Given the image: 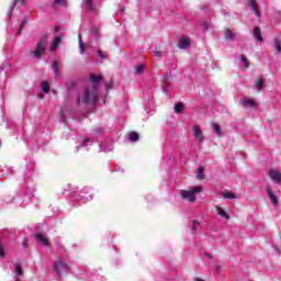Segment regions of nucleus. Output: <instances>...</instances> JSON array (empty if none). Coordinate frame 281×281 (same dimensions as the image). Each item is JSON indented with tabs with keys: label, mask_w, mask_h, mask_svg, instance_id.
I'll return each mask as SVG.
<instances>
[{
	"label": "nucleus",
	"mask_w": 281,
	"mask_h": 281,
	"mask_svg": "<svg viewBox=\"0 0 281 281\" xmlns=\"http://www.w3.org/2000/svg\"><path fill=\"white\" fill-rule=\"evenodd\" d=\"M34 177H36L34 162H27L25 169L20 173L22 184L18 189L15 196L11 200V203H16L20 207H25L32 202L35 190L29 186L32 183Z\"/></svg>",
	"instance_id": "nucleus-1"
},
{
	"label": "nucleus",
	"mask_w": 281,
	"mask_h": 281,
	"mask_svg": "<svg viewBox=\"0 0 281 281\" xmlns=\"http://www.w3.org/2000/svg\"><path fill=\"white\" fill-rule=\"evenodd\" d=\"M90 80L92 86L86 87L81 92L77 93L78 104H80V102L81 104H95V102H98V98H100L98 87H100V82H102V76L91 74Z\"/></svg>",
	"instance_id": "nucleus-2"
},
{
	"label": "nucleus",
	"mask_w": 281,
	"mask_h": 281,
	"mask_svg": "<svg viewBox=\"0 0 281 281\" xmlns=\"http://www.w3.org/2000/svg\"><path fill=\"white\" fill-rule=\"evenodd\" d=\"M91 188L85 187L80 191L68 187V189L64 190L61 194L66 198L71 199V203H78V205H83L85 203H89V201L93 200V196L90 194Z\"/></svg>",
	"instance_id": "nucleus-3"
},
{
	"label": "nucleus",
	"mask_w": 281,
	"mask_h": 281,
	"mask_svg": "<svg viewBox=\"0 0 281 281\" xmlns=\"http://www.w3.org/2000/svg\"><path fill=\"white\" fill-rule=\"evenodd\" d=\"M22 5V8H25V0H14L13 3L10 5L8 11V16L10 21L14 19V16H21L22 12L19 10L16 5Z\"/></svg>",
	"instance_id": "nucleus-4"
},
{
	"label": "nucleus",
	"mask_w": 281,
	"mask_h": 281,
	"mask_svg": "<svg viewBox=\"0 0 281 281\" xmlns=\"http://www.w3.org/2000/svg\"><path fill=\"white\" fill-rule=\"evenodd\" d=\"M202 190L203 189L201 187H194L190 191L182 190L181 196L182 199H184V201H190V203H194V201H196V194H199V192H201Z\"/></svg>",
	"instance_id": "nucleus-5"
},
{
	"label": "nucleus",
	"mask_w": 281,
	"mask_h": 281,
	"mask_svg": "<svg viewBox=\"0 0 281 281\" xmlns=\"http://www.w3.org/2000/svg\"><path fill=\"white\" fill-rule=\"evenodd\" d=\"M46 49H47V35H43L40 38L38 43L36 44L35 50L33 52L35 58L40 59Z\"/></svg>",
	"instance_id": "nucleus-6"
},
{
	"label": "nucleus",
	"mask_w": 281,
	"mask_h": 281,
	"mask_svg": "<svg viewBox=\"0 0 281 281\" xmlns=\"http://www.w3.org/2000/svg\"><path fill=\"white\" fill-rule=\"evenodd\" d=\"M53 269L59 277L63 276V273H69V271H71L69 265L60 259L53 263Z\"/></svg>",
	"instance_id": "nucleus-7"
},
{
	"label": "nucleus",
	"mask_w": 281,
	"mask_h": 281,
	"mask_svg": "<svg viewBox=\"0 0 281 281\" xmlns=\"http://www.w3.org/2000/svg\"><path fill=\"white\" fill-rule=\"evenodd\" d=\"M193 137L199 142V144H203L205 142V136H203V131L199 125H194L192 127Z\"/></svg>",
	"instance_id": "nucleus-8"
},
{
	"label": "nucleus",
	"mask_w": 281,
	"mask_h": 281,
	"mask_svg": "<svg viewBox=\"0 0 281 281\" xmlns=\"http://www.w3.org/2000/svg\"><path fill=\"white\" fill-rule=\"evenodd\" d=\"M93 144V139L90 137L85 138L81 144L75 147V153H80L81 148H87V146H91Z\"/></svg>",
	"instance_id": "nucleus-9"
},
{
	"label": "nucleus",
	"mask_w": 281,
	"mask_h": 281,
	"mask_svg": "<svg viewBox=\"0 0 281 281\" xmlns=\"http://www.w3.org/2000/svg\"><path fill=\"white\" fill-rule=\"evenodd\" d=\"M99 148L102 153H111L113 150V142H103L99 144Z\"/></svg>",
	"instance_id": "nucleus-10"
},
{
	"label": "nucleus",
	"mask_w": 281,
	"mask_h": 281,
	"mask_svg": "<svg viewBox=\"0 0 281 281\" xmlns=\"http://www.w3.org/2000/svg\"><path fill=\"white\" fill-rule=\"evenodd\" d=\"M269 177H270L271 181H273V183H281V175L278 170L271 169L269 171Z\"/></svg>",
	"instance_id": "nucleus-11"
},
{
	"label": "nucleus",
	"mask_w": 281,
	"mask_h": 281,
	"mask_svg": "<svg viewBox=\"0 0 281 281\" xmlns=\"http://www.w3.org/2000/svg\"><path fill=\"white\" fill-rule=\"evenodd\" d=\"M170 90H172V86L170 85V77L167 75L162 81V92L168 93Z\"/></svg>",
	"instance_id": "nucleus-12"
},
{
	"label": "nucleus",
	"mask_w": 281,
	"mask_h": 281,
	"mask_svg": "<svg viewBox=\"0 0 281 281\" xmlns=\"http://www.w3.org/2000/svg\"><path fill=\"white\" fill-rule=\"evenodd\" d=\"M26 144L27 146H31L32 150H38V148H41V142H38V138H29Z\"/></svg>",
	"instance_id": "nucleus-13"
},
{
	"label": "nucleus",
	"mask_w": 281,
	"mask_h": 281,
	"mask_svg": "<svg viewBox=\"0 0 281 281\" xmlns=\"http://www.w3.org/2000/svg\"><path fill=\"white\" fill-rule=\"evenodd\" d=\"M252 35L255 41H257V43H262L263 38H262V32L260 31L259 26H256L252 31Z\"/></svg>",
	"instance_id": "nucleus-14"
},
{
	"label": "nucleus",
	"mask_w": 281,
	"mask_h": 281,
	"mask_svg": "<svg viewBox=\"0 0 281 281\" xmlns=\"http://www.w3.org/2000/svg\"><path fill=\"white\" fill-rule=\"evenodd\" d=\"M53 74L55 76V80H58V76H60V64L56 60L52 64Z\"/></svg>",
	"instance_id": "nucleus-15"
},
{
	"label": "nucleus",
	"mask_w": 281,
	"mask_h": 281,
	"mask_svg": "<svg viewBox=\"0 0 281 281\" xmlns=\"http://www.w3.org/2000/svg\"><path fill=\"white\" fill-rule=\"evenodd\" d=\"M266 192L270 199V202L272 203V205H278L279 201H278V196H276V193H273V191L271 190V188H267Z\"/></svg>",
	"instance_id": "nucleus-16"
},
{
	"label": "nucleus",
	"mask_w": 281,
	"mask_h": 281,
	"mask_svg": "<svg viewBox=\"0 0 281 281\" xmlns=\"http://www.w3.org/2000/svg\"><path fill=\"white\" fill-rule=\"evenodd\" d=\"M9 175H14V170L12 168L4 167L3 169L0 167V179H3L5 176L9 177Z\"/></svg>",
	"instance_id": "nucleus-17"
},
{
	"label": "nucleus",
	"mask_w": 281,
	"mask_h": 281,
	"mask_svg": "<svg viewBox=\"0 0 281 281\" xmlns=\"http://www.w3.org/2000/svg\"><path fill=\"white\" fill-rule=\"evenodd\" d=\"M60 41H63V37L60 35L56 36L53 40V44L50 46V52H56V49H58V45H60Z\"/></svg>",
	"instance_id": "nucleus-18"
},
{
	"label": "nucleus",
	"mask_w": 281,
	"mask_h": 281,
	"mask_svg": "<svg viewBox=\"0 0 281 281\" xmlns=\"http://www.w3.org/2000/svg\"><path fill=\"white\" fill-rule=\"evenodd\" d=\"M35 238L36 240H38V243H42L44 247H47L49 245V241L47 240V238H45V236L41 233L35 234Z\"/></svg>",
	"instance_id": "nucleus-19"
},
{
	"label": "nucleus",
	"mask_w": 281,
	"mask_h": 281,
	"mask_svg": "<svg viewBox=\"0 0 281 281\" xmlns=\"http://www.w3.org/2000/svg\"><path fill=\"white\" fill-rule=\"evenodd\" d=\"M224 36L226 41H235L236 40V33L232 32V30L226 29L224 32Z\"/></svg>",
	"instance_id": "nucleus-20"
},
{
	"label": "nucleus",
	"mask_w": 281,
	"mask_h": 281,
	"mask_svg": "<svg viewBox=\"0 0 281 281\" xmlns=\"http://www.w3.org/2000/svg\"><path fill=\"white\" fill-rule=\"evenodd\" d=\"M178 45H179L180 49H188V47H190V41L187 37H182L179 41Z\"/></svg>",
	"instance_id": "nucleus-21"
},
{
	"label": "nucleus",
	"mask_w": 281,
	"mask_h": 281,
	"mask_svg": "<svg viewBox=\"0 0 281 281\" xmlns=\"http://www.w3.org/2000/svg\"><path fill=\"white\" fill-rule=\"evenodd\" d=\"M144 109H150V111L155 109V100L153 99V97L147 98V101L144 103Z\"/></svg>",
	"instance_id": "nucleus-22"
},
{
	"label": "nucleus",
	"mask_w": 281,
	"mask_h": 281,
	"mask_svg": "<svg viewBox=\"0 0 281 281\" xmlns=\"http://www.w3.org/2000/svg\"><path fill=\"white\" fill-rule=\"evenodd\" d=\"M79 41V54H85L87 52V46L85 45V42H82V34L78 35Z\"/></svg>",
	"instance_id": "nucleus-23"
},
{
	"label": "nucleus",
	"mask_w": 281,
	"mask_h": 281,
	"mask_svg": "<svg viewBox=\"0 0 281 281\" xmlns=\"http://www.w3.org/2000/svg\"><path fill=\"white\" fill-rule=\"evenodd\" d=\"M27 23H30V15H24L23 20L21 22V25L18 30V34H21V32H23V27H25V25H27Z\"/></svg>",
	"instance_id": "nucleus-24"
},
{
	"label": "nucleus",
	"mask_w": 281,
	"mask_h": 281,
	"mask_svg": "<svg viewBox=\"0 0 281 281\" xmlns=\"http://www.w3.org/2000/svg\"><path fill=\"white\" fill-rule=\"evenodd\" d=\"M211 126H212L215 135H217L218 137H221V135H223V131L221 130V125L216 124L215 122H212Z\"/></svg>",
	"instance_id": "nucleus-25"
},
{
	"label": "nucleus",
	"mask_w": 281,
	"mask_h": 281,
	"mask_svg": "<svg viewBox=\"0 0 281 281\" xmlns=\"http://www.w3.org/2000/svg\"><path fill=\"white\" fill-rule=\"evenodd\" d=\"M216 210H217V214L220 216H222V218H225L226 221H229L231 216H229V214H227V212H225V210H223V207L216 206Z\"/></svg>",
	"instance_id": "nucleus-26"
},
{
	"label": "nucleus",
	"mask_w": 281,
	"mask_h": 281,
	"mask_svg": "<svg viewBox=\"0 0 281 281\" xmlns=\"http://www.w3.org/2000/svg\"><path fill=\"white\" fill-rule=\"evenodd\" d=\"M83 3L89 12H95V5H93V0H83Z\"/></svg>",
	"instance_id": "nucleus-27"
},
{
	"label": "nucleus",
	"mask_w": 281,
	"mask_h": 281,
	"mask_svg": "<svg viewBox=\"0 0 281 281\" xmlns=\"http://www.w3.org/2000/svg\"><path fill=\"white\" fill-rule=\"evenodd\" d=\"M203 172H205V167H200L196 170V179H199L200 181H203V179H205V176H203Z\"/></svg>",
	"instance_id": "nucleus-28"
},
{
	"label": "nucleus",
	"mask_w": 281,
	"mask_h": 281,
	"mask_svg": "<svg viewBox=\"0 0 281 281\" xmlns=\"http://www.w3.org/2000/svg\"><path fill=\"white\" fill-rule=\"evenodd\" d=\"M102 133H104V130L102 127H95L94 130H92L93 137L98 138L102 135Z\"/></svg>",
	"instance_id": "nucleus-29"
},
{
	"label": "nucleus",
	"mask_w": 281,
	"mask_h": 281,
	"mask_svg": "<svg viewBox=\"0 0 281 281\" xmlns=\"http://www.w3.org/2000/svg\"><path fill=\"white\" fill-rule=\"evenodd\" d=\"M128 139L130 142H139V134L137 132H131Z\"/></svg>",
	"instance_id": "nucleus-30"
},
{
	"label": "nucleus",
	"mask_w": 281,
	"mask_h": 281,
	"mask_svg": "<svg viewBox=\"0 0 281 281\" xmlns=\"http://www.w3.org/2000/svg\"><path fill=\"white\" fill-rule=\"evenodd\" d=\"M135 67V74H138L139 76L142 74H144V70L146 69V65L144 64H140L138 66H134Z\"/></svg>",
	"instance_id": "nucleus-31"
},
{
	"label": "nucleus",
	"mask_w": 281,
	"mask_h": 281,
	"mask_svg": "<svg viewBox=\"0 0 281 281\" xmlns=\"http://www.w3.org/2000/svg\"><path fill=\"white\" fill-rule=\"evenodd\" d=\"M257 91H262V88L265 87V80L262 78H259V80L255 85Z\"/></svg>",
	"instance_id": "nucleus-32"
},
{
	"label": "nucleus",
	"mask_w": 281,
	"mask_h": 281,
	"mask_svg": "<svg viewBox=\"0 0 281 281\" xmlns=\"http://www.w3.org/2000/svg\"><path fill=\"white\" fill-rule=\"evenodd\" d=\"M184 105L183 103H176L175 104V113H183Z\"/></svg>",
	"instance_id": "nucleus-33"
},
{
	"label": "nucleus",
	"mask_w": 281,
	"mask_h": 281,
	"mask_svg": "<svg viewBox=\"0 0 281 281\" xmlns=\"http://www.w3.org/2000/svg\"><path fill=\"white\" fill-rule=\"evenodd\" d=\"M15 276L16 278H21V276H23V267H21V265H15Z\"/></svg>",
	"instance_id": "nucleus-34"
},
{
	"label": "nucleus",
	"mask_w": 281,
	"mask_h": 281,
	"mask_svg": "<svg viewBox=\"0 0 281 281\" xmlns=\"http://www.w3.org/2000/svg\"><path fill=\"white\" fill-rule=\"evenodd\" d=\"M201 26H202L203 32H207V30H210V27H212V23L210 21H204V22H202Z\"/></svg>",
	"instance_id": "nucleus-35"
},
{
	"label": "nucleus",
	"mask_w": 281,
	"mask_h": 281,
	"mask_svg": "<svg viewBox=\"0 0 281 281\" xmlns=\"http://www.w3.org/2000/svg\"><path fill=\"white\" fill-rule=\"evenodd\" d=\"M243 104L244 106H256V102L252 99H245Z\"/></svg>",
	"instance_id": "nucleus-36"
},
{
	"label": "nucleus",
	"mask_w": 281,
	"mask_h": 281,
	"mask_svg": "<svg viewBox=\"0 0 281 281\" xmlns=\"http://www.w3.org/2000/svg\"><path fill=\"white\" fill-rule=\"evenodd\" d=\"M10 69H12V66L8 63H3L2 66H0L1 71L8 72V71H10Z\"/></svg>",
	"instance_id": "nucleus-37"
},
{
	"label": "nucleus",
	"mask_w": 281,
	"mask_h": 281,
	"mask_svg": "<svg viewBox=\"0 0 281 281\" xmlns=\"http://www.w3.org/2000/svg\"><path fill=\"white\" fill-rule=\"evenodd\" d=\"M240 60H241L244 67H246V69H248V67H249V60L247 59V56H245V55L241 54V55H240Z\"/></svg>",
	"instance_id": "nucleus-38"
},
{
	"label": "nucleus",
	"mask_w": 281,
	"mask_h": 281,
	"mask_svg": "<svg viewBox=\"0 0 281 281\" xmlns=\"http://www.w3.org/2000/svg\"><path fill=\"white\" fill-rule=\"evenodd\" d=\"M42 91H44V93H49V83L47 81L42 82Z\"/></svg>",
	"instance_id": "nucleus-39"
},
{
	"label": "nucleus",
	"mask_w": 281,
	"mask_h": 281,
	"mask_svg": "<svg viewBox=\"0 0 281 281\" xmlns=\"http://www.w3.org/2000/svg\"><path fill=\"white\" fill-rule=\"evenodd\" d=\"M200 225H201V223H200L199 221L194 220V221L192 222L191 231H192V232H196V231L199 229V226H200Z\"/></svg>",
	"instance_id": "nucleus-40"
},
{
	"label": "nucleus",
	"mask_w": 281,
	"mask_h": 281,
	"mask_svg": "<svg viewBox=\"0 0 281 281\" xmlns=\"http://www.w3.org/2000/svg\"><path fill=\"white\" fill-rule=\"evenodd\" d=\"M92 36L95 41H98V38H100V32L98 31V27L92 29Z\"/></svg>",
	"instance_id": "nucleus-41"
},
{
	"label": "nucleus",
	"mask_w": 281,
	"mask_h": 281,
	"mask_svg": "<svg viewBox=\"0 0 281 281\" xmlns=\"http://www.w3.org/2000/svg\"><path fill=\"white\" fill-rule=\"evenodd\" d=\"M97 56L100 58V60H106V55L100 49L97 50Z\"/></svg>",
	"instance_id": "nucleus-42"
},
{
	"label": "nucleus",
	"mask_w": 281,
	"mask_h": 281,
	"mask_svg": "<svg viewBox=\"0 0 281 281\" xmlns=\"http://www.w3.org/2000/svg\"><path fill=\"white\" fill-rule=\"evenodd\" d=\"M249 5L251 10H254L255 14H258V9L256 8V2L254 0H249Z\"/></svg>",
	"instance_id": "nucleus-43"
},
{
	"label": "nucleus",
	"mask_w": 281,
	"mask_h": 281,
	"mask_svg": "<svg viewBox=\"0 0 281 281\" xmlns=\"http://www.w3.org/2000/svg\"><path fill=\"white\" fill-rule=\"evenodd\" d=\"M0 258H5V248L3 244L0 241Z\"/></svg>",
	"instance_id": "nucleus-44"
},
{
	"label": "nucleus",
	"mask_w": 281,
	"mask_h": 281,
	"mask_svg": "<svg viewBox=\"0 0 281 281\" xmlns=\"http://www.w3.org/2000/svg\"><path fill=\"white\" fill-rule=\"evenodd\" d=\"M56 5H67V0H54Z\"/></svg>",
	"instance_id": "nucleus-45"
},
{
	"label": "nucleus",
	"mask_w": 281,
	"mask_h": 281,
	"mask_svg": "<svg viewBox=\"0 0 281 281\" xmlns=\"http://www.w3.org/2000/svg\"><path fill=\"white\" fill-rule=\"evenodd\" d=\"M224 199H236V195L232 192L224 193Z\"/></svg>",
	"instance_id": "nucleus-46"
},
{
	"label": "nucleus",
	"mask_w": 281,
	"mask_h": 281,
	"mask_svg": "<svg viewBox=\"0 0 281 281\" xmlns=\"http://www.w3.org/2000/svg\"><path fill=\"white\" fill-rule=\"evenodd\" d=\"M153 54L157 57V58H161V56H164V53L159 52V50H153Z\"/></svg>",
	"instance_id": "nucleus-47"
},
{
	"label": "nucleus",
	"mask_w": 281,
	"mask_h": 281,
	"mask_svg": "<svg viewBox=\"0 0 281 281\" xmlns=\"http://www.w3.org/2000/svg\"><path fill=\"white\" fill-rule=\"evenodd\" d=\"M23 249H27V238H24L22 241Z\"/></svg>",
	"instance_id": "nucleus-48"
},
{
	"label": "nucleus",
	"mask_w": 281,
	"mask_h": 281,
	"mask_svg": "<svg viewBox=\"0 0 281 281\" xmlns=\"http://www.w3.org/2000/svg\"><path fill=\"white\" fill-rule=\"evenodd\" d=\"M201 8L202 10H207V4H203Z\"/></svg>",
	"instance_id": "nucleus-49"
},
{
	"label": "nucleus",
	"mask_w": 281,
	"mask_h": 281,
	"mask_svg": "<svg viewBox=\"0 0 281 281\" xmlns=\"http://www.w3.org/2000/svg\"><path fill=\"white\" fill-rule=\"evenodd\" d=\"M59 31H60V26H56L55 32H59Z\"/></svg>",
	"instance_id": "nucleus-50"
},
{
	"label": "nucleus",
	"mask_w": 281,
	"mask_h": 281,
	"mask_svg": "<svg viewBox=\"0 0 281 281\" xmlns=\"http://www.w3.org/2000/svg\"><path fill=\"white\" fill-rule=\"evenodd\" d=\"M108 89H113V83L108 85Z\"/></svg>",
	"instance_id": "nucleus-51"
},
{
	"label": "nucleus",
	"mask_w": 281,
	"mask_h": 281,
	"mask_svg": "<svg viewBox=\"0 0 281 281\" xmlns=\"http://www.w3.org/2000/svg\"><path fill=\"white\" fill-rule=\"evenodd\" d=\"M194 281H203V279L195 278Z\"/></svg>",
	"instance_id": "nucleus-52"
},
{
	"label": "nucleus",
	"mask_w": 281,
	"mask_h": 281,
	"mask_svg": "<svg viewBox=\"0 0 281 281\" xmlns=\"http://www.w3.org/2000/svg\"><path fill=\"white\" fill-rule=\"evenodd\" d=\"M124 10H125L124 8L121 9V14H124Z\"/></svg>",
	"instance_id": "nucleus-53"
},
{
	"label": "nucleus",
	"mask_w": 281,
	"mask_h": 281,
	"mask_svg": "<svg viewBox=\"0 0 281 281\" xmlns=\"http://www.w3.org/2000/svg\"><path fill=\"white\" fill-rule=\"evenodd\" d=\"M58 248H59V249H63V245L58 244Z\"/></svg>",
	"instance_id": "nucleus-54"
},
{
	"label": "nucleus",
	"mask_w": 281,
	"mask_h": 281,
	"mask_svg": "<svg viewBox=\"0 0 281 281\" xmlns=\"http://www.w3.org/2000/svg\"><path fill=\"white\" fill-rule=\"evenodd\" d=\"M117 170H120L119 168H115V171L117 172Z\"/></svg>",
	"instance_id": "nucleus-55"
},
{
	"label": "nucleus",
	"mask_w": 281,
	"mask_h": 281,
	"mask_svg": "<svg viewBox=\"0 0 281 281\" xmlns=\"http://www.w3.org/2000/svg\"><path fill=\"white\" fill-rule=\"evenodd\" d=\"M15 281H19V280H15Z\"/></svg>",
	"instance_id": "nucleus-56"
}]
</instances>
